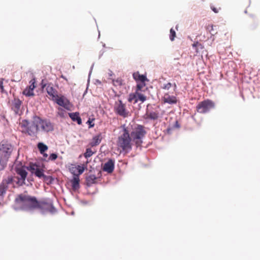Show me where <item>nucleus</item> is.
I'll use <instances>...</instances> for the list:
<instances>
[{
    "label": "nucleus",
    "mask_w": 260,
    "mask_h": 260,
    "mask_svg": "<svg viewBox=\"0 0 260 260\" xmlns=\"http://www.w3.org/2000/svg\"><path fill=\"white\" fill-rule=\"evenodd\" d=\"M132 141L128 130L124 127L117 140L118 148L125 152H128L132 149Z\"/></svg>",
    "instance_id": "f257e3e1"
},
{
    "label": "nucleus",
    "mask_w": 260,
    "mask_h": 260,
    "mask_svg": "<svg viewBox=\"0 0 260 260\" xmlns=\"http://www.w3.org/2000/svg\"><path fill=\"white\" fill-rule=\"evenodd\" d=\"M17 203L21 205L22 207L25 210H31L37 209L39 202L36 197L25 194H20L15 199Z\"/></svg>",
    "instance_id": "f03ea898"
},
{
    "label": "nucleus",
    "mask_w": 260,
    "mask_h": 260,
    "mask_svg": "<svg viewBox=\"0 0 260 260\" xmlns=\"http://www.w3.org/2000/svg\"><path fill=\"white\" fill-rule=\"evenodd\" d=\"M19 126L22 133L27 134L30 136H35L39 131L37 117L30 123L26 120H23L19 123Z\"/></svg>",
    "instance_id": "7ed1b4c3"
},
{
    "label": "nucleus",
    "mask_w": 260,
    "mask_h": 260,
    "mask_svg": "<svg viewBox=\"0 0 260 260\" xmlns=\"http://www.w3.org/2000/svg\"><path fill=\"white\" fill-rule=\"evenodd\" d=\"M146 134V131L144 126L138 125L135 127L130 134V136L133 142L137 147L141 146L143 143V139Z\"/></svg>",
    "instance_id": "20e7f679"
},
{
    "label": "nucleus",
    "mask_w": 260,
    "mask_h": 260,
    "mask_svg": "<svg viewBox=\"0 0 260 260\" xmlns=\"http://www.w3.org/2000/svg\"><path fill=\"white\" fill-rule=\"evenodd\" d=\"M84 170L85 169L83 167L79 165L75 167H72L71 169L72 173L74 175L73 179H72L71 181L72 189L74 190H76L79 188L80 179L79 175L82 174Z\"/></svg>",
    "instance_id": "39448f33"
},
{
    "label": "nucleus",
    "mask_w": 260,
    "mask_h": 260,
    "mask_svg": "<svg viewBox=\"0 0 260 260\" xmlns=\"http://www.w3.org/2000/svg\"><path fill=\"white\" fill-rule=\"evenodd\" d=\"M215 107V104L213 101L207 99L199 103L196 107V111L199 113L205 114L214 109Z\"/></svg>",
    "instance_id": "423d86ee"
},
{
    "label": "nucleus",
    "mask_w": 260,
    "mask_h": 260,
    "mask_svg": "<svg viewBox=\"0 0 260 260\" xmlns=\"http://www.w3.org/2000/svg\"><path fill=\"white\" fill-rule=\"evenodd\" d=\"M14 149L13 146L8 141L3 140L0 143V156L9 159Z\"/></svg>",
    "instance_id": "0eeeda50"
},
{
    "label": "nucleus",
    "mask_w": 260,
    "mask_h": 260,
    "mask_svg": "<svg viewBox=\"0 0 260 260\" xmlns=\"http://www.w3.org/2000/svg\"><path fill=\"white\" fill-rule=\"evenodd\" d=\"M15 170L16 173L21 177L20 179L18 178L17 184L19 186H22L25 184V179L27 175V172L25 170V166H23L21 162H19V164L16 162L15 164Z\"/></svg>",
    "instance_id": "6e6552de"
},
{
    "label": "nucleus",
    "mask_w": 260,
    "mask_h": 260,
    "mask_svg": "<svg viewBox=\"0 0 260 260\" xmlns=\"http://www.w3.org/2000/svg\"><path fill=\"white\" fill-rule=\"evenodd\" d=\"M114 111L116 113L123 118L127 117L129 115V112L126 109L125 104L123 103L121 100H118L115 102Z\"/></svg>",
    "instance_id": "1a4fd4ad"
},
{
    "label": "nucleus",
    "mask_w": 260,
    "mask_h": 260,
    "mask_svg": "<svg viewBox=\"0 0 260 260\" xmlns=\"http://www.w3.org/2000/svg\"><path fill=\"white\" fill-rule=\"evenodd\" d=\"M13 181V177L9 176L7 178L4 179L0 184V200H3L4 194L8 189V185L12 184Z\"/></svg>",
    "instance_id": "9d476101"
},
{
    "label": "nucleus",
    "mask_w": 260,
    "mask_h": 260,
    "mask_svg": "<svg viewBox=\"0 0 260 260\" xmlns=\"http://www.w3.org/2000/svg\"><path fill=\"white\" fill-rule=\"evenodd\" d=\"M39 130L45 132H49L53 130V125L47 120H43L37 117Z\"/></svg>",
    "instance_id": "9b49d317"
},
{
    "label": "nucleus",
    "mask_w": 260,
    "mask_h": 260,
    "mask_svg": "<svg viewBox=\"0 0 260 260\" xmlns=\"http://www.w3.org/2000/svg\"><path fill=\"white\" fill-rule=\"evenodd\" d=\"M37 209H40L42 211H49L53 213L55 211V209L53 206L52 203L48 202L46 201H40L39 202L38 207Z\"/></svg>",
    "instance_id": "f8f14e48"
},
{
    "label": "nucleus",
    "mask_w": 260,
    "mask_h": 260,
    "mask_svg": "<svg viewBox=\"0 0 260 260\" xmlns=\"http://www.w3.org/2000/svg\"><path fill=\"white\" fill-rule=\"evenodd\" d=\"M11 109L15 114H19L22 104V102L18 98H14L10 103Z\"/></svg>",
    "instance_id": "ddd939ff"
},
{
    "label": "nucleus",
    "mask_w": 260,
    "mask_h": 260,
    "mask_svg": "<svg viewBox=\"0 0 260 260\" xmlns=\"http://www.w3.org/2000/svg\"><path fill=\"white\" fill-rule=\"evenodd\" d=\"M46 87V90L50 96L49 99L51 100L56 99L57 94L56 90L50 84H44L42 85V88H44Z\"/></svg>",
    "instance_id": "4468645a"
},
{
    "label": "nucleus",
    "mask_w": 260,
    "mask_h": 260,
    "mask_svg": "<svg viewBox=\"0 0 260 260\" xmlns=\"http://www.w3.org/2000/svg\"><path fill=\"white\" fill-rule=\"evenodd\" d=\"M30 85L27 87L23 91V94L26 96H30L34 95V89L36 87V80L33 79L30 81Z\"/></svg>",
    "instance_id": "2eb2a0df"
},
{
    "label": "nucleus",
    "mask_w": 260,
    "mask_h": 260,
    "mask_svg": "<svg viewBox=\"0 0 260 260\" xmlns=\"http://www.w3.org/2000/svg\"><path fill=\"white\" fill-rule=\"evenodd\" d=\"M114 169V161L111 159L106 162L103 168V170L108 173H111Z\"/></svg>",
    "instance_id": "dca6fc26"
},
{
    "label": "nucleus",
    "mask_w": 260,
    "mask_h": 260,
    "mask_svg": "<svg viewBox=\"0 0 260 260\" xmlns=\"http://www.w3.org/2000/svg\"><path fill=\"white\" fill-rule=\"evenodd\" d=\"M162 101L164 103L169 104H176L177 100L176 98L174 95H170L169 93H165L162 98Z\"/></svg>",
    "instance_id": "f3484780"
},
{
    "label": "nucleus",
    "mask_w": 260,
    "mask_h": 260,
    "mask_svg": "<svg viewBox=\"0 0 260 260\" xmlns=\"http://www.w3.org/2000/svg\"><path fill=\"white\" fill-rule=\"evenodd\" d=\"M55 101L58 105L65 107L68 104V100L63 96H58L57 95H56V98L55 100H53Z\"/></svg>",
    "instance_id": "a211bd4d"
},
{
    "label": "nucleus",
    "mask_w": 260,
    "mask_h": 260,
    "mask_svg": "<svg viewBox=\"0 0 260 260\" xmlns=\"http://www.w3.org/2000/svg\"><path fill=\"white\" fill-rule=\"evenodd\" d=\"M133 78L137 82H145L147 80L146 76L143 75H140L139 72L134 73L133 75Z\"/></svg>",
    "instance_id": "6ab92c4d"
},
{
    "label": "nucleus",
    "mask_w": 260,
    "mask_h": 260,
    "mask_svg": "<svg viewBox=\"0 0 260 260\" xmlns=\"http://www.w3.org/2000/svg\"><path fill=\"white\" fill-rule=\"evenodd\" d=\"M69 116L73 121H77L78 124H81L82 123V120L80 117L78 113L76 112L69 113Z\"/></svg>",
    "instance_id": "aec40b11"
},
{
    "label": "nucleus",
    "mask_w": 260,
    "mask_h": 260,
    "mask_svg": "<svg viewBox=\"0 0 260 260\" xmlns=\"http://www.w3.org/2000/svg\"><path fill=\"white\" fill-rule=\"evenodd\" d=\"M145 116L146 118L156 120L158 118V112L154 111L147 112Z\"/></svg>",
    "instance_id": "412c9836"
},
{
    "label": "nucleus",
    "mask_w": 260,
    "mask_h": 260,
    "mask_svg": "<svg viewBox=\"0 0 260 260\" xmlns=\"http://www.w3.org/2000/svg\"><path fill=\"white\" fill-rule=\"evenodd\" d=\"M9 159L0 156V171L5 169L7 165Z\"/></svg>",
    "instance_id": "4be33fe9"
},
{
    "label": "nucleus",
    "mask_w": 260,
    "mask_h": 260,
    "mask_svg": "<svg viewBox=\"0 0 260 260\" xmlns=\"http://www.w3.org/2000/svg\"><path fill=\"white\" fill-rule=\"evenodd\" d=\"M97 178L94 175H90L86 178V182L88 185H91L95 183Z\"/></svg>",
    "instance_id": "5701e85b"
},
{
    "label": "nucleus",
    "mask_w": 260,
    "mask_h": 260,
    "mask_svg": "<svg viewBox=\"0 0 260 260\" xmlns=\"http://www.w3.org/2000/svg\"><path fill=\"white\" fill-rule=\"evenodd\" d=\"M128 101L130 103L133 102L134 104H136L138 102L137 91L135 93H131L129 94Z\"/></svg>",
    "instance_id": "b1692460"
},
{
    "label": "nucleus",
    "mask_w": 260,
    "mask_h": 260,
    "mask_svg": "<svg viewBox=\"0 0 260 260\" xmlns=\"http://www.w3.org/2000/svg\"><path fill=\"white\" fill-rule=\"evenodd\" d=\"M38 148L41 154H43L46 150H48V146L43 143H39L38 144Z\"/></svg>",
    "instance_id": "393cba45"
},
{
    "label": "nucleus",
    "mask_w": 260,
    "mask_h": 260,
    "mask_svg": "<svg viewBox=\"0 0 260 260\" xmlns=\"http://www.w3.org/2000/svg\"><path fill=\"white\" fill-rule=\"evenodd\" d=\"M39 167L35 164H30L28 167H27V169L30 171L32 174L35 173L36 171L38 169Z\"/></svg>",
    "instance_id": "a878e982"
},
{
    "label": "nucleus",
    "mask_w": 260,
    "mask_h": 260,
    "mask_svg": "<svg viewBox=\"0 0 260 260\" xmlns=\"http://www.w3.org/2000/svg\"><path fill=\"white\" fill-rule=\"evenodd\" d=\"M35 175L40 178L43 177L45 179L47 177V176L44 175L43 170L41 169L40 168H39L36 171Z\"/></svg>",
    "instance_id": "bb28decb"
},
{
    "label": "nucleus",
    "mask_w": 260,
    "mask_h": 260,
    "mask_svg": "<svg viewBox=\"0 0 260 260\" xmlns=\"http://www.w3.org/2000/svg\"><path fill=\"white\" fill-rule=\"evenodd\" d=\"M214 27L215 26H214L213 24H209L206 27V29L212 35H214L217 34L216 30L214 29Z\"/></svg>",
    "instance_id": "cd10ccee"
},
{
    "label": "nucleus",
    "mask_w": 260,
    "mask_h": 260,
    "mask_svg": "<svg viewBox=\"0 0 260 260\" xmlns=\"http://www.w3.org/2000/svg\"><path fill=\"white\" fill-rule=\"evenodd\" d=\"M100 138V136H96L93 138L91 143L92 146H96L100 143L101 139Z\"/></svg>",
    "instance_id": "c85d7f7f"
},
{
    "label": "nucleus",
    "mask_w": 260,
    "mask_h": 260,
    "mask_svg": "<svg viewBox=\"0 0 260 260\" xmlns=\"http://www.w3.org/2000/svg\"><path fill=\"white\" fill-rule=\"evenodd\" d=\"M137 94L138 101H140L143 103L146 100V96L144 94L139 92V91H137Z\"/></svg>",
    "instance_id": "c756f323"
},
{
    "label": "nucleus",
    "mask_w": 260,
    "mask_h": 260,
    "mask_svg": "<svg viewBox=\"0 0 260 260\" xmlns=\"http://www.w3.org/2000/svg\"><path fill=\"white\" fill-rule=\"evenodd\" d=\"M113 84L115 86H121L123 81L121 78H117L116 80H113Z\"/></svg>",
    "instance_id": "7c9ffc66"
},
{
    "label": "nucleus",
    "mask_w": 260,
    "mask_h": 260,
    "mask_svg": "<svg viewBox=\"0 0 260 260\" xmlns=\"http://www.w3.org/2000/svg\"><path fill=\"white\" fill-rule=\"evenodd\" d=\"M145 82H139V83H138L137 85V91L142 90V88L146 86Z\"/></svg>",
    "instance_id": "2f4dec72"
},
{
    "label": "nucleus",
    "mask_w": 260,
    "mask_h": 260,
    "mask_svg": "<svg viewBox=\"0 0 260 260\" xmlns=\"http://www.w3.org/2000/svg\"><path fill=\"white\" fill-rule=\"evenodd\" d=\"M93 154V152L90 148H87L86 150V152L84 154L85 157L88 158L90 157Z\"/></svg>",
    "instance_id": "473e14b6"
},
{
    "label": "nucleus",
    "mask_w": 260,
    "mask_h": 260,
    "mask_svg": "<svg viewBox=\"0 0 260 260\" xmlns=\"http://www.w3.org/2000/svg\"><path fill=\"white\" fill-rule=\"evenodd\" d=\"M175 37H176L175 31L173 28H171L170 29V39L172 41H173L174 40V39H175Z\"/></svg>",
    "instance_id": "72a5a7b5"
},
{
    "label": "nucleus",
    "mask_w": 260,
    "mask_h": 260,
    "mask_svg": "<svg viewBox=\"0 0 260 260\" xmlns=\"http://www.w3.org/2000/svg\"><path fill=\"white\" fill-rule=\"evenodd\" d=\"M172 84L171 83L168 82L164 84L163 86H162V88L164 89L169 90L172 87Z\"/></svg>",
    "instance_id": "f704fd0d"
},
{
    "label": "nucleus",
    "mask_w": 260,
    "mask_h": 260,
    "mask_svg": "<svg viewBox=\"0 0 260 260\" xmlns=\"http://www.w3.org/2000/svg\"><path fill=\"white\" fill-rule=\"evenodd\" d=\"M210 8L211 10L215 13H218L219 12V11L221 10V8L219 7L218 8H215L214 6L211 5L210 6Z\"/></svg>",
    "instance_id": "c9c22d12"
},
{
    "label": "nucleus",
    "mask_w": 260,
    "mask_h": 260,
    "mask_svg": "<svg viewBox=\"0 0 260 260\" xmlns=\"http://www.w3.org/2000/svg\"><path fill=\"white\" fill-rule=\"evenodd\" d=\"M57 157V154H55V153H52L49 157V159L50 160H55Z\"/></svg>",
    "instance_id": "e433bc0d"
},
{
    "label": "nucleus",
    "mask_w": 260,
    "mask_h": 260,
    "mask_svg": "<svg viewBox=\"0 0 260 260\" xmlns=\"http://www.w3.org/2000/svg\"><path fill=\"white\" fill-rule=\"evenodd\" d=\"M0 87L1 89V91L3 92L4 91V86H3V81H0Z\"/></svg>",
    "instance_id": "4c0bfd02"
},
{
    "label": "nucleus",
    "mask_w": 260,
    "mask_h": 260,
    "mask_svg": "<svg viewBox=\"0 0 260 260\" xmlns=\"http://www.w3.org/2000/svg\"><path fill=\"white\" fill-rule=\"evenodd\" d=\"M88 122L89 124V127H93L94 126V124H91V121H90V119L88 120Z\"/></svg>",
    "instance_id": "58836bf2"
},
{
    "label": "nucleus",
    "mask_w": 260,
    "mask_h": 260,
    "mask_svg": "<svg viewBox=\"0 0 260 260\" xmlns=\"http://www.w3.org/2000/svg\"><path fill=\"white\" fill-rule=\"evenodd\" d=\"M173 87H174V90H175L177 88V85L175 83H174L173 84Z\"/></svg>",
    "instance_id": "ea45409f"
},
{
    "label": "nucleus",
    "mask_w": 260,
    "mask_h": 260,
    "mask_svg": "<svg viewBox=\"0 0 260 260\" xmlns=\"http://www.w3.org/2000/svg\"><path fill=\"white\" fill-rule=\"evenodd\" d=\"M43 156L45 158H47L48 157V155L47 154L45 153V152L43 153V154H42Z\"/></svg>",
    "instance_id": "a19ab883"
},
{
    "label": "nucleus",
    "mask_w": 260,
    "mask_h": 260,
    "mask_svg": "<svg viewBox=\"0 0 260 260\" xmlns=\"http://www.w3.org/2000/svg\"><path fill=\"white\" fill-rule=\"evenodd\" d=\"M61 78H63L64 79L67 80V79H66V78H65L63 75H62V76H61Z\"/></svg>",
    "instance_id": "79ce46f5"
}]
</instances>
